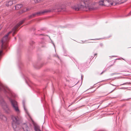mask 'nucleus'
I'll return each mask as SVG.
<instances>
[{"label":"nucleus","mask_w":131,"mask_h":131,"mask_svg":"<svg viewBox=\"0 0 131 131\" xmlns=\"http://www.w3.org/2000/svg\"><path fill=\"white\" fill-rule=\"evenodd\" d=\"M1 58H0V60ZM3 91L6 95L10 102L15 112L17 113L20 112L17 102L12 99V97H15V95L7 87L4 86L0 82V91Z\"/></svg>","instance_id":"1"},{"label":"nucleus","mask_w":131,"mask_h":131,"mask_svg":"<svg viewBox=\"0 0 131 131\" xmlns=\"http://www.w3.org/2000/svg\"><path fill=\"white\" fill-rule=\"evenodd\" d=\"M12 125L14 131H21L22 128L24 131H29V128L26 123H23L22 127H21L19 118L18 116H12Z\"/></svg>","instance_id":"2"},{"label":"nucleus","mask_w":131,"mask_h":131,"mask_svg":"<svg viewBox=\"0 0 131 131\" xmlns=\"http://www.w3.org/2000/svg\"><path fill=\"white\" fill-rule=\"evenodd\" d=\"M83 2L85 4V6L81 4H77V5L72 7V8L76 11H78L83 8L85 7L86 8L89 10H94V8L93 7H91L89 5V0H80Z\"/></svg>","instance_id":"3"},{"label":"nucleus","mask_w":131,"mask_h":131,"mask_svg":"<svg viewBox=\"0 0 131 131\" xmlns=\"http://www.w3.org/2000/svg\"><path fill=\"white\" fill-rule=\"evenodd\" d=\"M122 0H102L99 1V4L100 5H104V2L105 3H108L109 5H115L121 1Z\"/></svg>","instance_id":"4"},{"label":"nucleus","mask_w":131,"mask_h":131,"mask_svg":"<svg viewBox=\"0 0 131 131\" xmlns=\"http://www.w3.org/2000/svg\"><path fill=\"white\" fill-rule=\"evenodd\" d=\"M0 104L6 112L7 114H9L10 112V109L8 108L3 97L0 96Z\"/></svg>","instance_id":"5"},{"label":"nucleus","mask_w":131,"mask_h":131,"mask_svg":"<svg viewBox=\"0 0 131 131\" xmlns=\"http://www.w3.org/2000/svg\"><path fill=\"white\" fill-rule=\"evenodd\" d=\"M51 10L50 9L47 10H45L42 12H38L35 13L33 14L32 15L29 16L28 19H30L33 17H35L36 15H40L41 14H43L45 13L51 12Z\"/></svg>","instance_id":"6"},{"label":"nucleus","mask_w":131,"mask_h":131,"mask_svg":"<svg viewBox=\"0 0 131 131\" xmlns=\"http://www.w3.org/2000/svg\"><path fill=\"white\" fill-rule=\"evenodd\" d=\"M15 0H13V1L11 0L7 1L6 2V5L7 7L11 6L14 2H15Z\"/></svg>","instance_id":"7"},{"label":"nucleus","mask_w":131,"mask_h":131,"mask_svg":"<svg viewBox=\"0 0 131 131\" xmlns=\"http://www.w3.org/2000/svg\"><path fill=\"white\" fill-rule=\"evenodd\" d=\"M23 6V5L21 4H18L15 6V8L16 9L18 10Z\"/></svg>","instance_id":"8"},{"label":"nucleus","mask_w":131,"mask_h":131,"mask_svg":"<svg viewBox=\"0 0 131 131\" xmlns=\"http://www.w3.org/2000/svg\"><path fill=\"white\" fill-rule=\"evenodd\" d=\"M28 81H27V80L25 79V81L26 83L30 87H32V86H31V84H33L28 79V78L27 79Z\"/></svg>","instance_id":"9"},{"label":"nucleus","mask_w":131,"mask_h":131,"mask_svg":"<svg viewBox=\"0 0 131 131\" xmlns=\"http://www.w3.org/2000/svg\"><path fill=\"white\" fill-rule=\"evenodd\" d=\"M25 101L24 100H23V101L22 102V103L23 104V106L24 107V110H25V111L26 112V114H27L28 116L30 117V115L29 114V113H28V112L27 111V110L26 109L25 106Z\"/></svg>","instance_id":"10"},{"label":"nucleus","mask_w":131,"mask_h":131,"mask_svg":"<svg viewBox=\"0 0 131 131\" xmlns=\"http://www.w3.org/2000/svg\"><path fill=\"white\" fill-rule=\"evenodd\" d=\"M40 64L39 63H35L34 64V67L37 69H39L42 66V64L40 66Z\"/></svg>","instance_id":"11"},{"label":"nucleus","mask_w":131,"mask_h":131,"mask_svg":"<svg viewBox=\"0 0 131 131\" xmlns=\"http://www.w3.org/2000/svg\"><path fill=\"white\" fill-rule=\"evenodd\" d=\"M0 118L3 121H6L7 120V118L6 117L2 114L0 115Z\"/></svg>","instance_id":"12"},{"label":"nucleus","mask_w":131,"mask_h":131,"mask_svg":"<svg viewBox=\"0 0 131 131\" xmlns=\"http://www.w3.org/2000/svg\"><path fill=\"white\" fill-rule=\"evenodd\" d=\"M29 10V8H27L26 9H24V10H22L21 11H20L19 13L20 14H22L25 12L26 11H28Z\"/></svg>","instance_id":"13"},{"label":"nucleus","mask_w":131,"mask_h":131,"mask_svg":"<svg viewBox=\"0 0 131 131\" xmlns=\"http://www.w3.org/2000/svg\"><path fill=\"white\" fill-rule=\"evenodd\" d=\"M34 129L35 131H41L39 129V127L37 126H34Z\"/></svg>","instance_id":"14"},{"label":"nucleus","mask_w":131,"mask_h":131,"mask_svg":"<svg viewBox=\"0 0 131 131\" xmlns=\"http://www.w3.org/2000/svg\"><path fill=\"white\" fill-rule=\"evenodd\" d=\"M30 46H31V49L33 48L34 47V46L33 45L34 44V42L33 41H31L30 43Z\"/></svg>","instance_id":"15"},{"label":"nucleus","mask_w":131,"mask_h":131,"mask_svg":"<svg viewBox=\"0 0 131 131\" xmlns=\"http://www.w3.org/2000/svg\"><path fill=\"white\" fill-rule=\"evenodd\" d=\"M21 47H19L17 49V53L18 54H19L20 55V53L21 52Z\"/></svg>","instance_id":"16"},{"label":"nucleus","mask_w":131,"mask_h":131,"mask_svg":"<svg viewBox=\"0 0 131 131\" xmlns=\"http://www.w3.org/2000/svg\"><path fill=\"white\" fill-rule=\"evenodd\" d=\"M34 2L35 3H38L40 2L41 0H34Z\"/></svg>","instance_id":"17"},{"label":"nucleus","mask_w":131,"mask_h":131,"mask_svg":"<svg viewBox=\"0 0 131 131\" xmlns=\"http://www.w3.org/2000/svg\"><path fill=\"white\" fill-rule=\"evenodd\" d=\"M131 83L130 82H127L125 83H124L121 85H125V84H131Z\"/></svg>","instance_id":"18"},{"label":"nucleus","mask_w":131,"mask_h":131,"mask_svg":"<svg viewBox=\"0 0 131 131\" xmlns=\"http://www.w3.org/2000/svg\"><path fill=\"white\" fill-rule=\"evenodd\" d=\"M106 71V70H105L103 71L100 74V75H102L103 73L105 72Z\"/></svg>","instance_id":"19"},{"label":"nucleus","mask_w":131,"mask_h":131,"mask_svg":"<svg viewBox=\"0 0 131 131\" xmlns=\"http://www.w3.org/2000/svg\"><path fill=\"white\" fill-rule=\"evenodd\" d=\"M131 15V11L127 15V16H130Z\"/></svg>","instance_id":"20"},{"label":"nucleus","mask_w":131,"mask_h":131,"mask_svg":"<svg viewBox=\"0 0 131 131\" xmlns=\"http://www.w3.org/2000/svg\"><path fill=\"white\" fill-rule=\"evenodd\" d=\"M100 45L101 47H102L103 46V44L102 43H101L100 44Z\"/></svg>","instance_id":"21"},{"label":"nucleus","mask_w":131,"mask_h":131,"mask_svg":"<svg viewBox=\"0 0 131 131\" xmlns=\"http://www.w3.org/2000/svg\"><path fill=\"white\" fill-rule=\"evenodd\" d=\"M116 74V73H112L111 74L112 75L114 74Z\"/></svg>","instance_id":"22"},{"label":"nucleus","mask_w":131,"mask_h":131,"mask_svg":"<svg viewBox=\"0 0 131 131\" xmlns=\"http://www.w3.org/2000/svg\"><path fill=\"white\" fill-rule=\"evenodd\" d=\"M115 89H114L111 92H110V93H111L112 92H113L114 90Z\"/></svg>","instance_id":"23"},{"label":"nucleus","mask_w":131,"mask_h":131,"mask_svg":"<svg viewBox=\"0 0 131 131\" xmlns=\"http://www.w3.org/2000/svg\"><path fill=\"white\" fill-rule=\"evenodd\" d=\"M21 66L20 65H19V69H20V68H21V66Z\"/></svg>","instance_id":"24"},{"label":"nucleus","mask_w":131,"mask_h":131,"mask_svg":"<svg viewBox=\"0 0 131 131\" xmlns=\"http://www.w3.org/2000/svg\"><path fill=\"white\" fill-rule=\"evenodd\" d=\"M83 76L82 75H81V79L82 80V79H83Z\"/></svg>","instance_id":"25"},{"label":"nucleus","mask_w":131,"mask_h":131,"mask_svg":"<svg viewBox=\"0 0 131 131\" xmlns=\"http://www.w3.org/2000/svg\"><path fill=\"white\" fill-rule=\"evenodd\" d=\"M97 55V53L95 54H94V56H95Z\"/></svg>","instance_id":"26"},{"label":"nucleus","mask_w":131,"mask_h":131,"mask_svg":"<svg viewBox=\"0 0 131 131\" xmlns=\"http://www.w3.org/2000/svg\"><path fill=\"white\" fill-rule=\"evenodd\" d=\"M91 40H98V39H91Z\"/></svg>","instance_id":"27"},{"label":"nucleus","mask_w":131,"mask_h":131,"mask_svg":"<svg viewBox=\"0 0 131 131\" xmlns=\"http://www.w3.org/2000/svg\"><path fill=\"white\" fill-rule=\"evenodd\" d=\"M38 93H40V91H38Z\"/></svg>","instance_id":"28"},{"label":"nucleus","mask_w":131,"mask_h":131,"mask_svg":"<svg viewBox=\"0 0 131 131\" xmlns=\"http://www.w3.org/2000/svg\"><path fill=\"white\" fill-rule=\"evenodd\" d=\"M45 29H41V30H44Z\"/></svg>","instance_id":"29"},{"label":"nucleus","mask_w":131,"mask_h":131,"mask_svg":"<svg viewBox=\"0 0 131 131\" xmlns=\"http://www.w3.org/2000/svg\"><path fill=\"white\" fill-rule=\"evenodd\" d=\"M43 35L42 34H39V35Z\"/></svg>","instance_id":"30"},{"label":"nucleus","mask_w":131,"mask_h":131,"mask_svg":"<svg viewBox=\"0 0 131 131\" xmlns=\"http://www.w3.org/2000/svg\"><path fill=\"white\" fill-rule=\"evenodd\" d=\"M53 45H54V48H55V45H54V43H53Z\"/></svg>","instance_id":"31"},{"label":"nucleus","mask_w":131,"mask_h":131,"mask_svg":"<svg viewBox=\"0 0 131 131\" xmlns=\"http://www.w3.org/2000/svg\"><path fill=\"white\" fill-rule=\"evenodd\" d=\"M20 63L21 64H22V63H21V62H20Z\"/></svg>","instance_id":"32"},{"label":"nucleus","mask_w":131,"mask_h":131,"mask_svg":"<svg viewBox=\"0 0 131 131\" xmlns=\"http://www.w3.org/2000/svg\"><path fill=\"white\" fill-rule=\"evenodd\" d=\"M15 39H16V38L15 37Z\"/></svg>","instance_id":"33"},{"label":"nucleus","mask_w":131,"mask_h":131,"mask_svg":"<svg viewBox=\"0 0 131 131\" xmlns=\"http://www.w3.org/2000/svg\"><path fill=\"white\" fill-rule=\"evenodd\" d=\"M124 88H122V89H124Z\"/></svg>","instance_id":"34"},{"label":"nucleus","mask_w":131,"mask_h":131,"mask_svg":"<svg viewBox=\"0 0 131 131\" xmlns=\"http://www.w3.org/2000/svg\"><path fill=\"white\" fill-rule=\"evenodd\" d=\"M112 85H113V86H114V85H113V84H112Z\"/></svg>","instance_id":"35"},{"label":"nucleus","mask_w":131,"mask_h":131,"mask_svg":"<svg viewBox=\"0 0 131 131\" xmlns=\"http://www.w3.org/2000/svg\"><path fill=\"white\" fill-rule=\"evenodd\" d=\"M61 11V10H58V11Z\"/></svg>","instance_id":"36"},{"label":"nucleus","mask_w":131,"mask_h":131,"mask_svg":"<svg viewBox=\"0 0 131 131\" xmlns=\"http://www.w3.org/2000/svg\"><path fill=\"white\" fill-rule=\"evenodd\" d=\"M29 131H30V130H29Z\"/></svg>","instance_id":"37"},{"label":"nucleus","mask_w":131,"mask_h":131,"mask_svg":"<svg viewBox=\"0 0 131 131\" xmlns=\"http://www.w3.org/2000/svg\"><path fill=\"white\" fill-rule=\"evenodd\" d=\"M122 59L124 60L122 58Z\"/></svg>","instance_id":"38"},{"label":"nucleus","mask_w":131,"mask_h":131,"mask_svg":"<svg viewBox=\"0 0 131 131\" xmlns=\"http://www.w3.org/2000/svg\"><path fill=\"white\" fill-rule=\"evenodd\" d=\"M94 58V57H93V58Z\"/></svg>","instance_id":"39"}]
</instances>
